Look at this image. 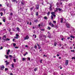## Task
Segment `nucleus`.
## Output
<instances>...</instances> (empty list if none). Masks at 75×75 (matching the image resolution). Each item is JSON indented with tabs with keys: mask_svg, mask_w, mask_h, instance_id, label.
<instances>
[{
	"mask_svg": "<svg viewBox=\"0 0 75 75\" xmlns=\"http://www.w3.org/2000/svg\"><path fill=\"white\" fill-rule=\"evenodd\" d=\"M47 33H48V34L49 35H48V37H49V38H51V37H50V36L49 35H50V32H47Z\"/></svg>",
	"mask_w": 75,
	"mask_h": 75,
	"instance_id": "nucleus-10",
	"label": "nucleus"
},
{
	"mask_svg": "<svg viewBox=\"0 0 75 75\" xmlns=\"http://www.w3.org/2000/svg\"><path fill=\"white\" fill-rule=\"evenodd\" d=\"M31 24H32L31 22H30V25H31Z\"/></svg>",
	"mask_w": 75,
	"mask_h": 75,
	"instance_id": "nucleus-64",
	"label": "nucleus"
},
{
	"mask_svg": "<svg viewBox=\"0 0 75 75\" xmlns=\"http://www.w3.org/2000/svg\"><path fill=\"white\" fill-rule=\"evenodd\" d=\"M61 1H65L67 2L69 0H61Z\"/></svg>",
	"mask_w": 75,
	"mask_h": 75,
	"instance_id": "nucleus-12",
	"label": "nucleus"
},
{
	"mask_svg": "<svg viewBox=\"0 0 75 75\" xmlns=\"http://www.w3.org/2000/svg\"><path fill=\"white\" fill-rule=\"evenodd\" d=\"M37 68H35L34 69V71H35H35H37Z\"/></svg>",
	"mask_w": 75,
	"mask_h": 75,
	"instance_id": "nucleus-17",
	"label": "nucleus"
},
{
	"mask_svg": "<svg viewBox=\"0 0 75 75\" xmlns=\"http://www.w3.org/2000/svg\"><path fill=\"white\" fill-rule=\"evenodd\" d=\"M55 12H51V14H52V15H54L55 14Z\"/></svg>",
	"mask_w": 75,
	"mask_h": 75,
	"instance_id": "nucleus-8",
	"label": "nucleus"
},
{
	"mask_svg": "<svg viewBox=\"0 0 75 75\" xmlns=\"http://www.w3.org/2000/svg\"><path fill=\"white\" fill-rule=\"evenodd\" d=\"M70 37L71 38H75V37L73 36L72 35H70Z\"/></svg>",
	"mask_w": 75,
	"mask_h": 75,
	"instance_id": "nucleus-21",
	"label": "nucleus"
},
{
	"mask_svg": "<svg viewBox=\"0 0 75 75\" xmlns=\"http://www.w3.org/2000/svg\"><path fill=\"white\" fill-rule=\"evenodd\" d=\"M58 8H56V10H54L55 11H58Z\"/></svg>",
	"mask_w": 75,
	"mask_h": 75,
	"instance_id": "nucleus-40",
	"label": "nucleus"
},
{
	"mask_svg": "<svg viewBox=\"0 0 75 75\" xmlns=\"http://www.w3.org/2000/svg\"><path fill=\"white\" fill-rule=\"evenodd\" d=\"M59 4V3L58 2H57V5H58Z\"/></svg>",
	"mask_w": 75,
	"mask_h": 75,
	"instance_id": "nucleus-59",
	"label": "nucleus"
},
{
	"mask_svg": "<svg viewBox=\"0 0 75 75\" xmlns=\"http://www.w3.org/2000/svg\"><path fill=\"white\" fill-rule=\"evenodd\" d=\"M25 54H26H26L27 55V54H28V52H25Z\"/></svg>",
	"mask_w": 75,
	"mask_h": 75,
	"instance_id": "nucleus-58",
	"label": "nucleus"
},
{
	"mask_svg": "<svg viewBox=\"0 0 75 75\" xmlns=\"http://www.w3.org/2000/svg\"><path fill=\"white\" fill-rule=\"evenodd\" d=\"M38 21V20L37 19H36L34 21V22L35 23H37V22Z\"/></svg>",
	"mask_w": 75,
	"mask_h": 75,
	"instance_id": "nucleus-11",
	"label": "nucleus"
},
{
	"mask_svg": "<svg viewBox=\"0 0 75 75\" xmlns=\"http://www.w3.org/2000/svg\"><path fill=\"white\" fill-rule=\"evenodd\" d=\"M39 8V7H38V6H36V9L38 10Z\"/></svg>",
	"mask_w": 75,
	"mask_h": 75,
	"instance_id": "nucleus-25",
	"label": "nucleus"
},
{
	"mask_svg": "<svg viewBox=\"0 0 75 75\" xmlns=\"http://www.w3.org/2000/svg\"><path fill=\"white\" fill-rule=\"evenodd\" d=\"M5 57H6V59L8 58V55H5Z\"/></svg>",
	"mask_w": 75,
	"mask_h": 75,
	"instance_id": "nucleus-24",
	"label": "nucleus"
},
{
	"mask_svg": "<svg viewBox=\"0 0 75 75\" xmlns=\"http://www.w3.org/2000/svg\"><path fill=\"white\" fill-rule=\"evenodd\" d=\"M12 67V68H14V64H12L11 65Z\"/></svg>",
	"mask_w": 75,
	"mask_h": 75,
	"instance_id": "nucleus-35",
	"label": "nucleus"
},
{
	"mask_svg": "<svg viewBox=\"0 0 75 75\" xmlns=\"http://www.w3.org/2000/svg\"><path fill=\"white\" fill-rule=\"evenodd\" d=\"M53 23H54V24H55V23H56V21H53Z\"/></svg>",
	"mask_w": 75,
	"mask_h": 75,
	"instance_id": "nucleus-44",
	"label": "nucleus"
},
{
	"mask_svg": "<svg viewBox=\"0 0 75 75\" xmlns=\"http://www.w3.org/2000/svg\"><path fill=\"white\" fill-rule=\"evenodd\" d=\"M10 39H8V38H7L6 39H5V41H9V40H10Z\"/></svg>",
	"mask_w": 75,
	"mask_h": 75,
	"instance_id": "nucleus-22",
	"label": "nucleus"
},
{
	"mask_svg": "<svg viewBox=\"0 0 75 75\" xmlns=\"http://www.w3.org/2000/svg\"><path fill=\"white\" fill-rule=\"evenodd\" d=\"M9 57H13V56L12 55H9Z\"/></svg>",
	"mask_w": 75,
	"mask_h": 75,
	"instance_id": "nucleus-49",
	"label": "nucleus"
},
{
	"mask_svg": "<svg viewBox=\"0 0 75 75\" xmlns=\"http://www.w3.org/2000/svg\"><path fill=\"white\" fill-rule=\"evenodd\" d=\"M17 30H18V31H20V29L18 27H17Z\"/></svg>",
	"mask_w": 75,
	"mask_h": 75,
	"instance_id": "nucleus-15",
	"label": "nucleus"
},
{
	"mask_svg": "<svg viewBox=\"0 0 75 75\" xmlns=\"http://www.w3.org/2000/svg\"><path fill=\"white\" fill-rule=\"evenodd\" d=\"M14 38H16V39H18V37H14Z\"/></svg>",
	"mask_w": 75,
	"mask_h": 75,
	"instance_id": "nucleus-26",
	"label": "nucleus"
},
{
	"mask_svg": "<svg viewBox=\"0 0 75 75\" xmlns=\"http://www.w3.org/2000/svg\"><path fill=\"white\" fill-rule=\"evenodd\" d=\"M28 60L29 61H30V58L28 57Z\"/></svg>",
	"mask_w": 75,
	"mask_h": 75,
	"instance_id": "nucleus-48",
	"label": "nucleus"
},
{
	"mask_svg": "<svg viewBox=\"0 0 75 75\" xmlns=\"http://www.w3.org/2000/svg\"><path fill=\"white\" fill-rule=\"evenodd\" d=\"M3 21L4 22H6V19H4L3 20Z\"/></svg>",
	"mask_w": 75,
	"mask_h": 75,
	"instance_id": "nucleus-39",
	"label": "nucleus"
},
{
	"mask_svg": "<svg viewBox=\"0 0 75 75\" xmlns=\"http://www.w3.org/2000/svg\"><path fill=\"white\" fill-rule=\"evenodd\" d=\"M10 16H13V13H11L10 14Z\"/></svg>",
	"mask_w": 75,
	"mask_h": 75,
	"instance_id": "nucleus-45",
	"label": "nucleus"
},
{
	"mask_svg": "<svg viewBox=\"0 0 75 75\" xmlns=\"http://www.w3.org/2000/svg\"><path fill=\"white\" fill-rule=\"evenodd\" d=\"M13 45L14 47V46H15L16 45V44H15V43H14L13 44Z\"/></svg>",
	"mask_w": 75,
	"mask_h": 75,
	"instance_id": "nucleus-37",
	"label": "nucleus"
},
{
	"mask_svg": "<svg viewBox=\"0 0 75 75\" xmlns=\"http://www.w3.org/2000/svg\"><path fill=\"white\" fill-rule=\"evenodd\" d=\"M72 59H75V58H74V57H72Z\"/></svg>",
	"mask_w": 75,
	"mask_h": 75,
	"instance_id": "nucleus-57",
	"label": "nucleus"
},
{
	"mask_svg": "<svg viewBox=\"0 0 75 75\" xmlns=\"http://www.w3.org/2000/svg\"><path fill=\"white\" fill-rule=\"evenodd\" d=\"M35 49H37V46H35Z\"/></svg>",
	"mask_w": 75,
	"mask_h": 75,
	"instance_id": "nucleus-43",
	"label": "nucleus"
},
{
	"mask_svg": "<svg viewBox=\"0 0 75 75\" xmlns=\"http://www.w3.org/2000/svg\"><path fill=\"white\" fill-rule=\"evenodd\" d=\"M53 16H54V17H56V16L55 15H53Z\"/></svg>",
	"mask_w": 75,
	"mask_h": 75,
	"instance_id": "nucleus-55",
	"label": "nucleus"
},
{
	"mask_svg": "<svg viewBox=\"0 0 75 75\" xmlns=\"http://www.w3.org/2000/svg\"><path fill=\"white\" fill-rule=\"evenodd\" d=\"M33 7L31 8H30V11H32V10H33Z\"/></svg>",
	"mask_w": 75,
	"mask_h": 75,
	"instance_id": "nucleus-28",
	"label": "nucleus"
},
{
	"mask_svg": "<svg viewBox=\"0 0 75 75\" xmlns=\"http://www.w3.org/2000/svg\"><path fill=\"white\" fill-rule=\"evenodd\" d=\"M52 24V23H51V22H50V23H49V25L51 26Z\"/></svg>",
	"mask_w": 75,
	"mask_h": 75,
	"instance_id": "nucleus-23",
	"label": "nucleus"
},
{
	"mask_svg": "<svg viewBox=\"0 0 75 75\" xmlns=\"http://www.w3.org/2000/svg\"><path fill=\"white\" fill-rule=\"evenodd\" d=\"M69 61L68 60H66L65 61V65H68V62Z\"/></svg>",
	"mask_w": 75,
	"mask_h": 75,
	"instance_id": "nucleus-2",
	"label": "nucleus"
},
{
	"mask_svg": "<svg viewBox=\"0 0 75 75\" xmlns=\"http://www.w3.org/2000/svg\"><path fill=\"white\" fill-rule=\"evenodd\" d=\"M42 59L40 60V63H42Z\"/></svg>",
	"mask_w": 75,
	"mask_h": 75,
	"instance_id": "nucleus-31",
	"label": "nucleus"
},
{
	"mask_svg": "<svg viewBox=\"0 0 75 75\" xmlns=\"http://www.w3.org/2000/svg\"><path fill=\"white\" fill-rule=\"evenodd\" d=\"M57 44V42H54V46H56V44Z\"/></svg>",
	"mask_w": 75,
	"mask_h": 75,
	"instance_id": "nucleus-33",
	"label": "nucleus"
},
{
	"mask_svg": "<svg viewBox=\"0 0 75 75\" xmlns=\"http://www.w3.org/2000/svg\"><path fill=\"white\" fill-rule=\"evenodd\" d=\"M5 62H6V63H7L8 62L7 61H5Z\"/></svg>",
	"mask_w": 75,
	"mask_h": 75,
	"instance_id": "nucleus-56",
	"label": "nucleus"
},
{
	"mask_svg": "<svg viewBox=\"0 0 75 75\" xmlns=\"http://www.w3.org/2000/svg\"><path fill=\"white\" fill-rule=\"evenodd\" d=\"M34 35H35V38H36V37H37V36H36V35H33V36H34Z\"/></svg>",
	"mask_w": 75,
	"mask_h": 75,
	"instance_id": "nucleus-30",
	"label": "nucleus"
},
{
	"mask_svg": "<svg viewBox=\"0 0 75 75\" xmlns=\"http://www.w3.org/2000/svg\"><path fill=\"white\" fill-rule=\"evenodd\" d=\"M21 4H22V5H24V3H23V2H22L21 3Z\"/></svg>",
	"mask_w": 75,
	"mask_h": 75,
	"instance_id": "nucleus-47",
	"label": "nucleus"
},
{
	"mask_svg": "<svg viewBox=\"0 0 75 75\" xmlns=\"http://www.w3.org/2000/svg\"><path fill=\"white\" fill-rule=\"evenodd\" d=\"M16 37H18V36H19V35H18V34H16Z\"/></svg>",
	"mask_w": 75,
	"mask_h": 75,
	"instance_id": "nucleus-34",
	"label": "nucleus"
},
{
	"mask_svg": "<svg viewBox=\"0 0 75 75\" xmlns=\"http://www.w3.org/2000/svg\"><path fill=\"white\" fill-rule=\"evenodd\" d=\"M59 11H61L62 10V8H59Z\"/></svg>",
	"mask_w": 75,
	"mask_h": 75,
	"instance_id": "nucleus-38",
	"label": "nucleus"
},
{
	"mask_svg": "<svg viewBox=\"0 0 75 75\" xmlns=\"http://www.w3.org/2000/svg\"><path fill=\"white\" fill-rule=\"evenodd\" d=\"M15 41V39H13V41Z\"/></svg>",
	"mask_w": 75,
	"mask_h": 75,
	"instance_id": "nucleus-54",
	"label": "nucleus"
},
{
	"mask_svg": "<svg viewBox=\"0 0 75 75\" xmlns=\"http://www.w3.org/2000/svg\"><path fill=\"white\" fill-rule=\"evenodd\" d=\"M10 63V62H8L6 63V65H8Z\"/></svg>",
	"mask_w": 75,
	"mask_h": 75,
	"instance_id": "nucleus-14",
	"label": "nucleus"
},
{
	"mask_svg": "<svg viewBox=\"0 0 75 75\" xmlns=\"http://www.w3.org/2000/svg\"><path fill=\"white\" fill-rule=\"evenodd\" d=\"M26 59L25 58H23L22 59V61H25V60H26Z\"/></svg>",
	"mask_w": 75,
	"mask_h": 75,
	"instance_id": "nucleus-16",
	"label": "nucleus"
},
{
	"mask_svg": "<svg viewBox=\"0 0 75 75\" xmlns=\"http://www.w3.org/2000/svg\"><path fill=\"white\" fill-rule=\"evenodd\" d=\"M51 18L52 20H53V18H54L53 17V15H52L51 16Z\"/></svg>",
	"mask_w": 75,
	"mask_h": 75,
	"instance_id": "nucleus-13",
	"label": "nucleus"
},
{
	"mask_svg": "<svg viewBox=\"0 0 75 75\" xmlns=\"http://www.w3.org/2000/svg\"><path fill=\"white\" fill-rule=\"evenodd\" d=\"M44 19H45V20H47V17L46 16H45L44 17Z\"/></svg>",
	"mask_w": 75,
	"mask_h": 75,
	"instance_id": "nucleus-36",
	"label": "nucleus"
},
{
	"mask_svg": "<svg viewBox=\"0 0 75 75\" xmlns=\"http://www.w3.org/2000/svg\"><path fill=\"white\" fill-rule=\"evenodd\" d=\"M7 55H8V54H9V52H7Z\"/></svg>",
	"mask_w": 75,
	"mask_h": 75,
	"instance_id": "nucleus-52",
	"label": "nucleus"
},
{
	"mask_svg": "<svg viewBox=\"0 0 75 75\" xmlns=\"http://www.w3.org/2000/svg\"><path fill=\"white\" fill-rule=\"evenodd\" d=\"M47 30H51V27H49V26H48V27H47Z\"/></svg>",
	"mask_w": 75,
	"mask_h": 75,
	"instance_id": "nucleus-6",
	"label": "nucleus"
},
{
	"mask_svg": "<svg viewBox=\"0 0 75 75\" xmlns=\"http://www.w3.org/2000/svg\"><path fill=\"white\" fill-rule=\"evenodd\" d=\"M50 10H52V5H50Z\"/></svg>",
	"mask_w": 75,
	"mask_h": 75,
	"instance_id": "nucleus-5",
	"label": "nucleus"
},
{
	"mask_svg": "<svg viewBox=\"0 0 75 75\" xmlns=\"http://www.w3.org/2000/svg\"><path fill=\"white\" fill-rule=\"evenodd\" d=\"M2 49H3V47L1 46V48L0 49V50H2Z\"/></svg>",
	"mask_w": 75,
	"mask_h": 75,
	"instance_id": "nucleus-42",
	"label": "nucleus"
},
{
	"mask_svg": "<svg viewBox=\"0 0 75 75\" xmlns=\"http://www.w3.org/2000/svg\"><path fill=\"white\" fill-rule=\"evenodd\" d=\"M0 14L1 16H3V12H1Z\"/></svg>",
	"mask_w": 75,
	"mask_h": 75,
	"instance_id": "nucleus-19",
	"label": "nucleus"
},
{
	"mask_svg": "<svg viewBox=\"0 0 75 75\" xmlns=\"http://www.w3.org/2000/svg\"><path fill=\"white\" fill-rule=\"evenodd\" d=\"M17 0H12V2H15V1H16Z\"/></svg>",
	"mask_w": 75,
	"mask_h": 75,
	"instance_id": "nucleus-32",
	"label": "nucleus"
},
{
	"mask_svg": "<svg viewBox=\"0 0 75 75\" xmlns=\"http://www.w3.org/2000/svg\"><path fill=\"white\" fill-rule=\"evenodd\" d=\"M67 39L68 40H69V39H70V37H68V38H67Z\"/></svg>",
	"mask_w": 75,
	"mask_h": 75,
	"instance_id": "nucleus-51",
	"label": "nucleus"
},
{
	"mask_svg": "<svg viewBox=\"0 0 75 75\" xmlns=\"http://www.w3.org/2000/svg\"><path fill=\"white\" fill-rule=\"evenodd\" d=\"M10 50H8V52H10Z\"/></svg>",
	"mask_w": 75,
	"mask_h": 75,
	"instance_id": "nucleus-53",
	"label": "nucleus"
},
{
	"mask_svg": "<svg viewBox=\"0 0 75 75\" xmlns=\"http://www.w3.org/2000/svg\"><path fill=\"white\" fill-rule=\"evenodd\" d=\"M15 48H16H16H18V47H15Z\"/></svg>",
	"mask_w": 75,
	"mask_h": 75,
	"instance_id": "nucleus-60",
	"label": "nucleus"
},
{
	"mask_svg": "<svg viewBox=\"0 0 75 75\" xmlns=\"http://www.w3.org/2000/svg\"><path fill=\"white\" fill-rule=\"evenodd\" d=\"M41 48V47H39L38 48H39V49H40Z\"/></svg>",
	"mask_w": 75,
	"mask_h": 75,
	"instance_id": "nucleus-63",
	"label": "nucleus"
},
{
	"mask_svg": "<svg viewBox=\"0 0 75 75\" xmlns=\"http://www.w3.org/2000/svg\"><path fill=\"white\" fill-rule=\"evenodd\" d=\"M57 57H59V55L58 54H57Z\"/></svg>",
	"mask_w": 75,
	"mask_h": 75,
	"instance_id": "nucleus-62",
	"label": "nucleus"
},
{
	"mask_svg": "<svg viewBox=\"0 0 75 75\" xmlns=\"http://www.w3.org/2000/svg\"><path fill=\"white\" fill-rule=\"evenodd\" d=\"M9 6V4H7V6L8 7V6Z\"/></svg>",
	"mask_w": 75,
	"mask_h": 75,
	"instance_id": "nucleus-61",
	"label": "nucleus"
},
{
	"mask_svg": "<svg viewBox=\"0 0 75 75\" xmlns=\"http://www.w3.org/2000/svg\"><path fill=\"white\" fill-rule=\"evenodd\" d=\"M6 38V36L4 35L3 36V38Z\"/></svg>",
	"mask_w": 75,
	"mask_h": 75,
	"instance_id": "nucleus-27",
	"label": "nucleus"
},
{
	"mask_svg": "<svg viewBox=\"0 0 75 75\" xmlns=\"http://www.w3.org/2000/svg\"><path fill=\"white\" fill-rule=\"evenodd\" d=\"M5 71H7V70H8V69L7 68H5Z\"/></svg>",
	"mask_w": 75,
	"mask_h": 75,
	"instance_id": "nucleus-46",
	"label": "nucleus"
},
{
	"mask_svg": "<svg viewBox=\"0 0 75 75\" xmlns=\"http://www.w3.org/2000/svg\"><path fill=\"white\" fill-rule=\"evenodd\" d=\"M4 65H2L1 66V70H3V69H4Z\"/></svg>",
	"mask_w": 75,
	"mask_h": 75,
	"instance_id": "nucleus-3",
	"label": "nucleus"
},
{
	"mask_svg": "<svg viewBox=\"0 0 75 75\" xmlns=\"http://www.w3.org/2000/svg\"><path fill=\"white\" fill-rule=\"evenodd\" d=\"M29 39V37L27 35L26 36V37H25L24 38V40H28V39Z\"/></svg>",
	"mask_w": 75,
	"mask_h": 75,
	"instance_id": "nucleus-1",
	"label": "nucleus"
},
{
	"mask_svg": "<svg viewBox=\"0 0 75 75\" xmlns=\"http://www.w3.org/2000/svg\"><path fill=\"white\" fill-rule=\"evenodd\" d=\"M66 25L67 28H69V24H68V23H66Z\"/></svg>",
	"mask_w": 75,
	"mask_h": 75,
	"instance_id": "nucleus-4",
	"label": "nucleus"
},
{
	"mask_svg": "<svg viewBox=\"0 0 75 75\" xmlns=\"http://www.w3.org/2000/svg\"><path fill=\"white\" fill-rule=\"evenodd\" d=\"M51 26V27H54V24H53L52 23V24Z\"/></svg>",
	"mask_w": 75,
	"mask_h": 75,
	"instance_id": "nucleus-20",
	"label": "nucleus"
},
{
	"mask_svg": "<svg viewBox=\"0 0 75 75\" xmlns=\"http://www.w3.org/2000/svg\"><path fill=\"white\" fill-rule=\"evenodd\" d=\"M13 61H14V62H16V59H13Z\"/></svg>",
	"mask_w": 75,
	"mask_h": 75,
	"instance_id": "nucleus-41",
	"label": "nucleus"
},
{
	"mask_svg": "<svg viewBox=\"0 0 75 75\" xmlns=\"http://www.w3.org/2000/svg\"><path fill=\"white\" fill-rule=\"evenodd\" d=\"M36 16H38V12H36Z\"/></svg>",
	"mask_w": 75,
	"mask_h": 75,
	"instance_id": "nucleus-18",
	"label": "nucleus"
},
{
	"mask_svg": "<svg viewBox=\"0 0 75 75\" xmlns=\"http://www.w3.org/2000/svg\"><path fill=\"white\" fill-rule=\"evenodd\" d=\"M63 21V19L62 18H61L60 23H62Z\"/></svg>",
	"mask_w": 75,
	"mask_h": 75,
	"instance_id": "nucleus-7",
	"label": "nucleus"
},
{
	"mask_svg": "<svg viewBox=\"0 0 75 75\" xmlns=\"http://www.w3.org/2000/svg\"><path fill=\"white\" fill-rule=\"evenodd\" d=\"M68 5L69 6H72V3H69V4Z\"/></svg>",
	"mask_w": 75,
	"mask_h": 75,
	"instance_id": "nucleus-9",
	"label": "nucleus"
},
{
	"mask_svg": "<svg viewBox=\"0 0 75 75\" xmlns=\"http://www.w3.org/2000/svg\"><path fill=\"white\" fill-rule=\"evenodd\" d=\"M43 57H47V55H45V54H44L43 55Z\"/></svg>",
	"mask_w": 75,
	"mask_h": 75,
	"instance_id": "nucleus-50",
	"label": "nucleus"
},
{
	"mask_svg": "<svg viewBox=\"0 0 75 75\" xmlns=\"http://www.w3.org/2000/svg\"><path fill=\"white\" fill-rule=\"evenodd\" d=\"M50 12H49L47 13V15H48V16H49V15H50Z\"/></svg>",
	"mask_w": 75,
	"mask_h": 75,
	"instance_id": "nucleus-29",
	"label": "nucleus"
}]
</instances>
